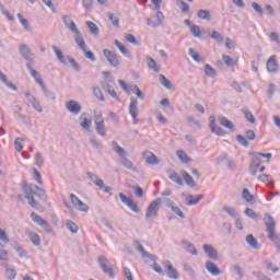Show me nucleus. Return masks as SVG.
Here are the masks:
<instances>
[{
	"mask_svg": "<svg viewBox=\"0 0 280 280\" xmlns=\"http://www.w3.org/2000/svg\"><path fill=\"white\" fill-rule=\"evenodd\" d=\"M28 237L34 246H40V236L36 232H31Z\"/></svg>",
	"mask_w": 280,
	"mask_h": 280,
	"instance_id": "nucleus-38",
	"label": "nucleus"
},
{
	"mask_svg": "<svg viewBox=\"0 0 280 280\" xmlns=\"http://www.w3.org/2000/svg\"><path fill=\"white\" fill-rule=\"evenodd\" d=\"M223 211H225V213H228V215H230V218H233L234 220L240 218V215L237 214V210H235V208L233 207H223Z\"/></svg>",
	"mask_w": 280,
	"mask_h": 280,
	"instance_id": "nucleus-36",
	"label": "nucleus"
},
{
	"mask_svg": "<svg viewBox=\"0 0 280 280\" xmlns=\"http://www.w3.org/2000/svg\"><path fill=\"white\" fill-rule=\"evenodd\" d=\"M129 115H131V118L133 119V125L137 126L139 124V101L137 98H131L130 105H129Z\"/></svg>",
	"mask_w": 280,
	"mask_h": 280,
	"instance_id": "nucleus-8",
	"label": "nucleus"
},
{
	"mask_svg": "<svg viewBox=\"0 0 280 280\" xmlns=\"http://www.w3.org/2000/svg\"><path fill=\"white\" fill-rule=\"evenodd\" d=\"M190 32L192 34V36H195V38H202V33L200 32V26L198 25H192L190 27Z\"/></svg>",
	"mask_w": 280,
	"mask_h": 280,
	"instance_id": "nucleus-44",
	"label": "nucleus"
},
{
	"mask_svg": "<svg viewBox=\"0 0 280 280\" xmlns=\"http://www.w3.org/2000/svg\"><path fill=\"white\" fill-rule=\"evenodd\" d=\"M35 165H37V167H43V165H45V160L43 159V154L36 153Z\"/></svg>",
	"mask_w": 280,
	"mask_h": 280,
	"instance_id": "nucleus-57",
	"label": "nucleus"
},
{
	"mask_svg": "<svg viewBox=\"0 0 280 280\" xmlns=\"http://www.w3.org/2000/svg\"><path fill=\"white\" fill-rule=\"evenodd\" d=\"M264 222L267 226V232L269 233V240L273 242L275 246L277 247V252L280 254V236L275 233V219L272 218V215H270V213H266Z\"/></svg>",
	"mask_w": 280,
	"mask_h": 280,
	"instance_id": "nucleus-1",
	"label": "nucleus"
},
{
	"mask_svg": "<svg viewBox=\"0 0 280 280\" xmlns=\"http://www.w3.org/2000/svg\"><path fill=\"white\" fill-rule=\"evenodd\" d=\"M244 213L245 215H247V218H250L252 220H257V218H259V214H257V212H255V210L250 208H246Z\"/></svg>",
	"mask_w": 280,
	"mask_h": 280,
	"instance_id": "nucleus-47",
	"label": "nucleus"
},
{
	"mask_svg": "<svg viewBox=\"0 0 280 280\" xmlns=\"http://www.w3.org/2000/svg\"><path fill=\"white\" fill-rule=\"evenodd\" d=\"M205 198V195H198L196 199H194V195H188L185 198V205H187V207H194L196 205H198V202H200V200H202Z\"/></svg>",
	"mask_w": 280,
	"mask_h": 280,
	"instance_id": "nucleus-20",
	"label": "nucleus"
},
{
	"mask_svg": "<svg viewBox=\"0 0 280 280\" xmlns=\"http://www.w3.org/2000/svg\"><path fill=\"white\" fill-rule=\"evenodd\" d=\"M73 34H75L74 40L78 47L81 49V51H86V42L84 40V36L82 35L80 30H77V32H74Z\"/></svg>",
	"mask_w": 280,
	"mask_h": 280,
	"instance_id": "nucleus-16",
	"label": "nucleus"
},
{
	"mask_svg": "<svg viewBox=\"0 0 280 280\" xmlns=\"http://www.w3.org/2000/svg\"><path fill=\"white\" fill-rule=\"evenodd\" d=\"M267 71L269 73H277L279 71V62H277V56L272 55L267 60Z\"/></svg>",
	"mask_w": 280,
	"mask_h": 280,
	"instance_id": "nucleus-15",
	"label": "nucleus"
},
{
	"mask_svg": "<svg viewBox=\"0 0 280 280\" xmlns=\"http://www.w3.org/2000/svg\"><path fill=\"white\" fill-rule=\"evenodd\" d=\"M20 56H22L24 60H27V62H34V58H32L34 52H32V48H30V46L26 44L20 45Z\"/></svg>",
	"mask_w": 280,
	"mask_h": 280,
	"instance_id": "nucleus-12",
	"label": "nucleus"
},
{
	"mask_svg": "<svg viewBox=\"0 0 280 280\" xmlns=\"http://www.w3.org/2000/svg\"><path fill=\"white\" fill-rule=\"evenodd\" d=\"M188 54L192 58V60H195V62H202L200 55L198 52H196V50L194 48H189Z\"/></svg>",
	"mask_w": 280,
	"mask_h": 280,
	"instance_id": "nucleus-48",
	"label": "nucleus"
},
{
	"mask_svg": "<svg viewBox=\"0 0 280 280\" xmlns=\"http://www.w3.org/2000/svg\"><path fill=\"white\" fill-rule=\"evenodd\" d=\"M177 156L182 163H189L191 161L185 151H177Z\"/></svg>",
	"mask_w": 280,
	"mask_h": 280,
	"instance_id": "nucleus-52",
	"label": "nucleus"
},
{
	"mask_svg": "<svg viewBox=\"0 0 280 280\" xmlns=\"http://www.w3.org/2000/svg\"><path fill=\"white\" fill-rule=\"evenodd\" d=\"M168 178L173 180V183H176V185H179L180 187H183V177H180L178 173L176 172L171 173Z\"/></svg>",
	"mask_w": 280,
	"mask_h": 280,
	"instance_id": "nucleus-35",
	"label": "nucleus"
},
{
	"mask_svg": "<svg viewBox=\"0 0 280 280\" xmlns=\"http://www.w3.org/2000/svg\"><path fill=\"white\" fill-rule=\"evenodd\" d=\"M98 264H100L103 272L105 275H107V277H110V279H114L115 271H113V267H110V262L108 261V259H106V257H104V256H100Z\"/></svg>",
	"mask_w": 280,
	"mask_h": 280,
	"instance_id": "nucleus-6",
	"label": "nucleus"
},
{
	"mask_svg": "<svg viewBox=\"0 0 280 280\" xmlns=\"http://www.w3.org/2000/svg\"><path fill=\"white\" fill-rule=\"evenodd\" d=\"M119 198L124 205H127L133 211V213H139V206L135 203L132 199L126 197L124 192L119 194Z\"/></svg>",
	"mask_w": 280,
	"mask_h": 280,
	"instance_id": "nucleus-14",
	"label": "nucleus"
},
{
	"mask_svg": "<svg viewBox=\"0 0 280 280\" xmlns=\"http://www.w3.org/2000/svg\"><path fill=\"white\" fill-rule=\"evenodd\" d=\"M31 218L35 224H38V226H42L46 233H51V226H49V223L43 219V217L36 214L35 212L31 213Z\"/></svg>",
	"mask_w": 280,
	"mask_h": 280,
	"instance_id": "nucleus-9",
	"label": "nucleus"
},
{
	"mask_svg": "<svg viewBox=\"0 0 280 280\" xmlns=\"http://www.w3.org/2000/svg\"><path fill=\"white\" fill-rule=\"evenodd\" d=\"M242 198L246 202H249V205H255V196H253V194H250V190H248V188L243 189Z\"/></svg>",
	"mask_w": 280,
	"mask_h": 280,
	"instance_id": "nucleus-28",
	"label": "nucleus"
},
{
	"mask_svg": "<svg viewBox=\"0 0 280 280\" xmlns=\"http://www.w3.org/2000/svg\"><path fill=\"white\" fill-rule=\"evenodd\" d=\"M156 20L158 22L153 23V27H161V25H163V21H165V15L161 11H158Z\"/></svg>",
	"mask_w": 280,
	"mask_h": 280,
	"instance_id": "nucleus-40",
	"label": "nucleus"
},
{
	"mask_svg": "<svg viewBox=\"0 0 280 280\" xmlns=\"http://www.w3.org/2000/svg\"><path fill=\"white\" fill-rule=\"evenodd\" d=\"M177 5H179L182 12H189V4L183 0H177Z\"/></svg>",
	"mask_w": 280,
	"mask_h": 280,
	"instance_id": "nucleus-61",
	"label": "nucleus"
},
{
	"mask_svg": "<svg viewBox=\"0 0 280 280\" xmlns=\"http://www.w3.org/2000/svg\"><path fill=\"white\" fill-rule=\"evenodd\" d=\"M18 19L21 23V25L24 27V30H26V32H30V22L27 21V19L23 18V14L18 13Z\"/></svg>",
	"mask_w": 280,
	"mask_h": 280,
	"instance_id": "nucleus-41",
	"label": "nucleus"
},
{
	"mask_svg": "<svg viewBox=\"0 0 280 280\" xmlns=\"http://www.w3.org/2000/svg\"><path fill=\"white\" fill-rule=\"evenodd\" d=\"M184 270L185 272H187V275H189L190 277H195L196 271H194V268L191 267V265L185 262L184 264Z\"/></svg>",
	"mask_w": 280,
	"mask_h": 280,
	"instance_id": "nucleus-63",
	"label": "nucleus"
},
{
	"mask_svg": "<svg viewBox=\"0 0 280 280\" xmlns=\"http://www.w3.org/2000/svg\"><path fill=\"white\" fill-rule=\"evenodd\" d=\"M103 56L109 62L110 67H115L116 69L119 67V55L115 51H110L109 49L103 50Z\"/></svg>",
	"mask_w": 280,
	"mask_h": 280,
	"instance_id": "nucleus-7",
	"label": "nucleus"
},
{
	"mask_svg": "<svg viewBox=\"0 0 280 280\" xmlns=\"http://www.w3.org/2000/svg\"><path fill=\"white\" fill-rule=\"evenodd\" d=\"M86 175L89 179L96 185V187H104V179L100 178L95 173L88 172Z\"/></svg>",
	"mask_w": 280,
	"mask_h": 280,
	"instance_id": "nucleus-26",
	"label": "nucleus"
},
{
	"mask_svg": "<svg viewBox=\"0 0 280 280\" xmlns=\"http://www.w3.org/2000/svg\"><path fill=\"white\" fill-rule=\"evenodd\" d=\"M218 122L220 124V126H223V128L230 130V132H235V125L233 124V121L229 120V118L221 116L218 118Z\"/></svg>",
	"mask_w": 280,
	"mask_h": 280,
	"instance_id": "nucleus-18",
	"label": "nucleus"
},
{
	"mask_svg": "<svg viewBox=\"0 0 280 280\" xmlns=\"http://www.w3.org/2000/svg\"><path fill=\"white\" fill-rule=\"evenodd\" d=\"M86 114H82L80 119V126L83 128V130H86L88 132L91 131V124L93 122L90 118L84 117Z\"/></svg>",
	"mask_w": 280,
	"mask_h": 280,
	"instance_id": "nucleus-25",
	"label": "nucleus"
},
{
	"mask_svg": "<svg viewBox=\"0 0 280 280\" xmlns=\"http://www.w3.org/2000/svg\"><path fill=\"white\" fill-rule=\"evenodd\" d=\"M203 253L210 257V259H218V249H215L213 246L209 244L203 245Z\"/></svg>",
	"mask_w": 280,
	"mask_h": 280,
	"instance_id": "nucleus-22",
	"label": "nucleus"
},
{
	"mask_svg": "<svg viewBox=\"0 0 280 280\" xmlns=\"http://www.w3.org/2000/svg\"><path fill=\"white\" fill-rule=\"evenodd\" d=\"M197 16L198 19H200L201 21H211V11L209 10H205V9H200L197 12Z\"/></svg>",
	"mask_w": 280,
	"mask_h": 280,
	"instance_id": "nucleus-31",
	"label": "nucleus"
},
{
	"mask_svg": "<svg viewBox=\"0 0 280 280\" xmlns=\"http://www.w3.org/2000/svg\"><path fill=\"white\" fill-rule=\"evenodd\" d=\"M161 202H163V199L161 198L153 200L147 209L145 218L152 219V220L158 218L159 210L161 209Z\"/></svg>",
	"mask_w": 280,
	"mask_h": 280,
	"instance_id": "nucleus-3",
	"label": "nucleus"
},
{
	"mask_svg": "<svg viewBox=\"0 0 280 280\" xmlns=\"http://www.w3.org/2000/svg\"><path fill=\"white\" fill-rule=\"evenodd\" d=\"M85 25L90 30L91 34H93V36H100V27H97V24L91 21H88L85 22Z\"/></svg>",
	"mask_w": 280,
	"mask_h": 280,
	"instance_id": "nucleus-34",
	"label": "nucleus"
},
{
	"mask_svg": "<svg viewBox=\"0 0 280 280\" xmlns=\"http://www.w3.org/2000/svg\"><path fill=\"white\" fill-rule=\"evenodd\" d=\"M23 191L25 194V198L28 201V205L31 207H33V209H38V201H36V199L34 198V194L33 192H28L26 188H24L23 186Z\"/></svg>",
	"mask_w": 280,
	"mask_h": 280,
	"instance_id": "nucleus-23",
	"label": "nucleus"
},
{
	"mask_svg": "<svg viewBox=\"0 0 280 280\" xmlns=\"http://www.w3.org/2000/svg\"><path fill=\"white\" fill-rule=\"evenodd\" d=\"M147 163L149 165H159L160 161H159V158H156V155L152 153L149 158H147Z\"/></svg>",
	"mask_w": 280,
	"mask_h": 280,
	"instance_id": "nucleus-55",
	"label": "nucleus"
},
{
	"mask_svg": "<svg viewBox=\"0 0 280 280\" xmlns=\"http://www.w3.org/2000/svg\"><path fill=\"white\" fill-rule=\"evenodd\" d=\"M222 60L226 67H235V60L229 55H223Z\"/></svg>",
	"mask_w": 280,
	"mask_h": 280,
	"instance_id": "nucleus-46",
	"label": "nucleus"
},
{
	"mask_svg": "<svg viewBox=\"0 0 280 280\" xmlns=\"http://www.w3.org/2000/svg\"><path fill=\"white\" fill-rule=\"evenodd\" d=\"M24 189H26V191L28 194H33V196H37V198H40V200H45L47 198V192L45 191V189L36 186L35 184H28L23 186Z\"/></svg>",
	"mask_w": 280,
	"mask_h": 280,
	"instance_id": "nucleus-5",
	"label": "nucleus"
},
{
	"mask_svg": "<svg viewBox=\"0 0 280 280\" xmlns=\"http://www.w3.org/2000/svg\"><path fill=\"white\" fill-rule=\"evenodd\" d=\"M206 270H208L212 277H220V275H222V270H220L218 265H215L213 261L206 262Z\"/></svg>",
	"mask_w": 280,
	"mask_h": 280,
	"instance_id": "nucleus-17",
	"label": "nucleus"
},
{
	"mask_svg": "<svg viewBox=\"0 0 280 280\" xmlns=\"http://www.w3.org/2000/svg\"><path fill=\"white\" fill-rule=\"evenodd\" d=\"M243 115H245V119L249 121V124H256L255 115L248 112V109H242Z\"/></svg>",
	"mask_w": 280,
	"mask_h": 280,
	"instance_id": "nucleus-43",
	"label": "nucleus"
},
{
	"mask_svg": "<svg viewBox=\"0 0 280 280\" xmlns=\"http://www.w3.org/2000/svg\"><path fill=\"white\" fill-rule=\"evenodd\" d=\"M250 165H261L260 152L254 153L252 158Z\"/></svg>",
	"mask_w": 280,
	"mask_h": 280,
	"instance_id": "nucleus-50",
	"label": "nucleus"
},
{
	"mask_svg": "<svg viewBox=\"0 0 280 280\" xmlns=\"http://www.w3.org/2000/svg\"><path fill=\"white\" fill-rule=\"evenodd\" d=\"M107 93L114 98L117 100V102H121V98H119V95H117V92H115V90L113 89V86L110 85H106L105 86Z\"/></svg>",
	"mask_w": 280,
	"mask_h": 280,
	"instance_id": "nucleus-45",
	"label": "nucleus"
},
{
	"mask_svg": "<svg viewBox=\"0 0 280 280\" xmlns=\"http://www.w3.org/2000/svg\"><path fill=\"white\" fill-rule=\"evenodd\" d=\"M205 71H206V75H208V78H215V75H217L215 69H213V67H211L210 65L205 66Z\"/></svg>",
	"mask_w": 280,
	"mask_h": 280,
	"instance_id": "nucleus-49",
	"label": "nucleus"
},
{
	"mask_svg": "<svg viewBox=\"0 0 280 280\" xmlns=\"http://www.w3.org/2000/svg\"><path fill=\"white\" fill-rule=\"evenodd\" d=\"M252 8H253V10H255V12L258 14V16H264V9H261V5H259V3L253 2Z\"/></svg>",
	"mask_w": 280,
	"mask_h": 280,
	"instance_id": "nucleus-58",
	"label": "nucleus"
},
{
	"mask_svg": "<svg viewBox=\"0 0 280 280\" xmlns=\"http://www.w3.org/2000/svg\"><path fill=\"white\" fill-rule=\"evenodd\" d=\"M93 0H82V5L85 10V12H91V10H93Z\"/></svg>",
	"mask_w": 280,
	"mask_h": 280,
	"instance_id": "nucleus-53",
	"label": "nucleus"
},
{
	"mask_svg": "<svg viewBox=\"0 0 280 280\" xmlns=\"http://www.w3.org/2000/svg\"><path fill=\"white\" fill-rule=\"evenodd\" d=\"M171 210L173 211V213H175V215H178L179 218H182V220H185V213L178 208V206L175 205L171 208Z\"/></svg>",
	"mask_w": 280,
	"mask_h": 280,
	"instance_id": "nucleus-59",
	"label": "nucleus"
},
{
	"mask_svg": "<svg viewBox=\"0 0 280 280\" xmlns=\"http://www.w3.org/2000/svg\"><path fill=\"white\" fill-rule=\"evenodd\" d=\"M94 126L100 137H106V125L104 124V117L102 116V113L94 115Z\"/></svg>",
	"mask_w": 280,
	"mask_h": 280,
	"instance_id": "nucleus-4",
	"label": "nucleus"
},
{
	"mask_svg": "<svg viewBox=\"0 0 280 280\" xmlns=\"http://www.w3.org/2000/svg\"><path fill=\"white\" fill-rule=\"evenodd\" d=\"M107 16L109 21H112V24L114 25V27H119V19L115 14L108 13Z\"/></svg>",
	"mask_w": 280,
	"mask_h": 280,
	"instance_id": "nucleus-60",
	"label": "nucleus"
},
{
	"mask_svg": "<svg viewBox=\"0 0 280 280\" xmlns=\"http://www.w3.org/2000/svg\"><path fill=\"white\" fill-rule=\"evenodd\" d=\"M63 24L65 26L72 32V34L74 32H78V25H75V22H73V20H71V18L69 15H63L62 18Z\"/></svg>",
	"mask_w": 280,
	"mask_h": 280,
	"instance_id": "nucleus-19",
	"label": "nucleus"
},
{
	"mask_svg": "<svg viewBox=\"0 0 280 280\" xmlns=\"http://www.w3.org/2000/svg\"><path fill=\"white\" fill-rule=\"evenodd\" d=\"M133 246L138 250V253L142 255V257H148V259H150L151 261H156V256L145 252V248L143 247V245H141V242L135 241Z\"/></svg>",
	"mask_w": 280,
	"mask_h": 280,
	"instance_id": "nucleus-13",
	"label": "nucleus"
},
{
	"mask_svg": "<svg viewBox=\"0 0 280 280\" xmlns=\"http://www.w3.org/2000/svg\"><path fill=\"white\" fill-rule=\"evenodd\" d=\"M253 276L257 277L259 280H270L266 275L261 273L260 271H253Z\"/></svg>",
	"mask_w": 280,
	"mask_h": 280,
	"instance_id": "nucleus-64",
	"label": "nucleus"
},
{
	"mask_svg": "<svg viewBox=\"0 0 280 280\" xmlns=\"http://www.w3.org/2000/svg\"><path fill=\"white\" fill-rule=\"evenodd\" d=\"M209 121V128L213 135H217V137H226V131H224L222 127L215 125V116H210Z\"/></svg>",
	"mask_w": 280,
	"mask_h": 280,
	"instance_id": "nucleus-10",
	"label": "nucleus"
},
{
	"mask_svg": "<svg viewBox=\"0 0 280 280\" xmlns=\"http://www.w3.org/2000/svg\"><path fill=\"white\" fill-rule=\"evenodd\" d=\"M31 75L32 78H34L35 82H37L39 86H43L45 84V82H43V79H40V77L38 75V71L32 70Z\"/></svg>",
	"mask_w": 280,
	"mask_h": 280,
	"instance_id": "nucleus-54",
	"label": "nucleus"
},
{
	"mask_svg": "<svg viewBox=\"0 0 280 280\" xmlns=\"http://www.w3.org/2000/svg\"><path fill=\"white\" fill-rule=\"evenodd\" d=\"M52 51H55V56L61 65H67V60H65V55L62 54V50L58 48V46H52Z\"/></svg>",
	"mask_w": 280,
	"mask_h": 280,
	"instance_id": "nucleus-32",
	"label": "nucleus"
},
{
	"mask_svg": "<svg viewBox=\"0 0 280 280\" xmlns=\"http://www.w3.org/2000/svg\"><path fill=\"white\" fill-rule=\"evenodd\" d=\"M66 108L68 113H71L72 115H80V113H82V105L73 100L66 103Z\"/></svg>",
	"mask_w": 280,
	"mask_h": 280,
	"instance_id": "nucleus-11",
	"label": "nucleus"
},
{
	"mask_svg": "<svg viewBox=\"0 0 280 280\" xmlns=\"http://www.w3.org/2000/svg\"><path fill=\"white\" fill-rule=\"evenodd\" d=\"M0 80L8 86V89H11V91H19V88L12 83V81H8V77L1 72L0 70Z\"/></svg>",
	"mask_w": 280,
	"mask_h": 280,
	"instance_id": "nucleus-29",
	"label": "nucleus"
},
{
	"mask_svg": "<svg viewBox=\"0 0 280 280\" xmlns=\"http://www.w3.org/2000/svg\"><path fill=\"white\" fill-rule=\"evenodd\" d=\"M167 271L166 275L168 279H179L178 270L174 268V265L170 260L166 261Z\"/></svg>",
	"mask_w": 280,
	"mask_h": 280,
	"instance_id": "nucleus-21",
	"label": "nucleus"
},
{
	"mask_svg": "<svg viewBox=\"0 0 280 280\" xmlns=\"http://www.w3.org/2000/svg\"><path fill=\"white\" fill-rule=\"evenodd\" d=\"M184 180L188 187H196V182L194 180V177L187 173V171L182 172Z\"/></svg>",
	"mask_w": 280,
	"mask_h": 280,
	"instance_id": "nucleus-33",
	"label": "nucleus"
},
{
	"mask_svg": "<svg viewBox=\"0 0 280 280\" xmlns=\"http://www.w3.org/2000/svg\"><path fill=\"white\" fill-rule=\"evenodd\" d=\"M28 102L34 108V110H37V113H43V106L40 105V102L37 100L36 96H31L28 98Z\"/></svg>",
	"mask_w": 280,
	"mask_h": 280,
	"instance_id": "nucleus-30",
	"label": "nucleus"
},
{
	"mask_svg": "<svg viewBox=\"0 0 280 280\" xmlns=\"http://www.w3.org/2000/svg\"><path fill=\"white\" fill-rule=\"evenodd\" d=\"M159 80H160V83L162 84V86H164L168 91L172 90V82H170V80H167V78L165 75L160 74Z\"/></svg>",
	"mask_w": 280,
	"mask_h": 280,
	"instance_id": "nucleus-39",
	"label": "nucleus"
},
{
	"mask_svg": "<svg viewBox=\"0 0 280 280\" xmlns=\"http://www.w3.org/2000/svg\"><path fill=\"white\" fill-rule=\"evenodd\" d=\"M182 246L189 253L190 255H198V249H196V246H194V243L189 241H182Z\"/></svg>",
	"mask_w": 280,
	"mask_h": 280,
	"instance_id": "nucleus-24",
	"label": "nucleus"
},
{
	"mask_svg": "<svg viewBox=\"0 0 280 280\" xmlns=\"http://www.w3.org/2000/svg\"><path fill=\"white\" fill-rule=\"evenodd\" d=\"M236 141L244 148H248V140L242 135L236 136Z\"/></svg>",
	"mask_w": 280,
	"mask_h": 280,
	"instance_id": "nucleus-62",
	"label": "nucleus"
},
{
	"mask_svg": "<svg viewBox=\"0 0 280 280\" xmlns=\"http://www.w3.org/2000/svg\"><path fill=\"white\" fill-rule=\"evenodd\" d=\"M66 226L67 229H69V231H71L72 233H78V231L80 230V228H78V224H75V222L68 220L66 222Z\"/></svg>",
	"mask_w": 280,
	"mask_h": 280,
	"instance_id": "nucleus-42",
	"label": "nucleus"
},
{
	"mask_svg": "<svg viewBox=\"0 0 280 280\" xmlns=\"http://www.w3.org/2000/svg\"><path fill=\"white\" fill-rule=\"evenodd\" d=\"M246 242L248 246L254 248V250H259V248H261V246H259V242L257 241V238H255V236H253V234H248L246 236Z\"/></svg>",
	"mask_w": 280,
	"mask_h": 280,
	"instance_id": "nucleus-27",
	"label": "nucleus"
},
{
	"mask_svg": "<svg viewBox=\"0 0 280 280\" xmlns=\"http://www.w3.org/2000/svg\"><path fill=\"white\" fill-rule=\"evenodd\" d=\"M93 93L100 102H106V98H104V94L100 88H94Z\"/></svg>",
	"mask_w": 280,
	"mask_h": 280,
	"instance_id": "nucleus-51",
	"label": "nucleus"
},
{
	"mask_svg": "<svg viewBox=\"0 0 280 280\" xmlns=\"http://www.w3.org/2000/svg\"><path fill=\"white\" fill-rule=\"evenodd\" d=\"M39 86H40V89H42L44 95H45L48 100H52V101L56 100V94H55L54 92L49 91V90L47 89V86L45 85V83L42 84V85H39Z\"/></svg>",
	"mask_w": 280,
	"mask_h": 280,
	"instance_id": "nucleus-37",
	"label": "nucleus"
},
{
	"mask_svg": "<svg viewBox=\"0 0 280 280\" xmlns=\"http://www.w3.org/2000/svg\"><path fill=\"white\" fill-rule=\"evenodd\" d=\"M78 211H82L83 213H89V206L83 201L79 202L78 206L74 207Z\"/></svg>",
	"mask_w": 280,
	"mask_h": 280,
	"instance_id": "nucleus-56",
	"label": "nucleus"
},
{
	"mask_svg": "<svg viewBox=\"0 0 280 280\" xmlns=\"http://www.w3.org/2000/svg\"><path fill=\"white\" fill-rule=\"evenodd\" d=\"M112 145H113L114 152H116V154L120 155L121 165L125 166L126 170H132V172H137V168L135 167V164L132 163V161H130L128 159V152H126V150H124V148H121L119 145V143H117V141H113Z\"/></svg>",
	"mask_w": 280,
	"mask_h": 280,
	"instance_id": "nucleus-2",
	"label": "nucleus"
}]
</instances>
